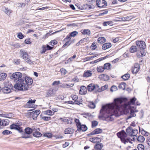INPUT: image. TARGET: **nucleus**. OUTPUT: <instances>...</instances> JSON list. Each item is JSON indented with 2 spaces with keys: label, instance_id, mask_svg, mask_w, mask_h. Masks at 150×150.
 <instances>
[{
  "label": "nucleus",
  "instance_id": "60",
  "mask_svg": "<svg viewBox=\"0 0 150 150\" xmlns=\"http://www.w3.org/2000/svg\"><path fill=\"white\" fill-rule=\"evenodd\" d=\"M129 111H130V115L129 116V117H135L136 116V114L135 113H134V111H133L132 110H131V109H130V110Z\"/></svg>",
  "mask_w": 150,
  "mask_h": 150
},
{
  "label": "nucleus",
  "instance_id": "14",
  "mask_svg": "<svg viewBox=\"0 0 150 150\" xmlns=\"http://www.w3.org/2000/svg\"><path fill=\"white\" fill-rule=\"evenodd\" d=\"M87 89L86 87L84 86H81L79 91V93L81 95L85 94L87 93Z\"/></svg>",
  "mask_w": 150,
  "mask_h": 150
},
{
  "label": "nucleus",
  "instance_id": "43",
  "mask_svg": "<svg viewBox=\"0 0 150 150\" xmlns=\"http://www.w3.org/2000/svg\"><path fill=\"white\" fill-rule=\"evenodd\" d=\"M74 84L71 83H69V84H64L63 85V87L64 88H69L71 87H72L74 86Z\"/></svg>",
  "mask_w": 150,
  "mask_h": 150
},
{
  "label": "nucleus",
  "instance_id": "12",
  "mask_svg": "<svg viewBox=\"0 0 150 150\" xmlns=\"http://www.w3.org/2000/svg\"><path fill=\"white\" fill-rule=\"evenodd\" d=\"M140 65L138 64H135L132 68V72L133 74H137L140 70Z\"/></svg>",
  "mask_w": 150,
  "mask_h": 150
},
{
  "label": "nucleus",
  "instance_id": "53",
  "mask_svg": "<svg viewBox=\"0 0 150 150\" xmlns=\"http://www.w3.org/2000/svg\"><path fill=\"white\" fill-rule=\"evenodd\" d=\"M100 139L99 138H98V137H93L92 138H90L89 139V141H91V142L94 143L95 142H96L95 141V140H97V139Z\"/></svg>",
  "mask_w": 150,
  "mask_h": 150
},
{
  "label": "nucleus",
  "instance_id": "36",
  "mask_svg": "<svg viewBox=\"0 0 150 150\" xmlns=\"http://www.w3.org/2000/svg\"><path fill=\"white\" fill-rule=\"evenodd\" d=\"M130 77V75L129 74H126L122 76V78L123 80L125 81L129 79Z\"/></svg>",
  "mask_w": 150,
  "mask_h": 150
},
{
  "label": "nucleus",
  "instance_id": "47",
  "mask_svg": "<svg viewBox=\"0 0 150 150\" xmlns=\"http://www.w3.org/2000/svg\"><path fill=\"white\" fill-rule=\"evenodd\" d=\"M89 39V38L88 37L82 39L79 41V42L82 43L84 42H86Z\"/></svg>",
  "mask_w": 150,
  "mask_h": 150
},
{
  "label": "nucleus",
  "instance_id": "52",
  "mask_svg": "<svg viewBox=\"0 0 150 150\" xmlns=\"http://www.w3.org/2000/svg\"><path fill=\"white\" fill-rule=\"evenodd\" d=\"M97 46L95 42H93L91 46V48L92 50H95L97 47Z\"/></svg>",
  "mask_w": 150,
  "mask_h": 150
},
{
  "label": "nucleus",
  "instance_id": "24",
  "mask_svg": "<svg viewBox=\"0 0 150 150\" xmlns=\"http://www.w3.org/2000/svg\"><path fill=\"white\" fill-rule=\"evenodd\" d=\"M24 131L25 133L26 134L30 135V134H31L33 132V129L30 127H27L25 128Z\"/></svg>",
  "mask_w": 150,
  "mask_h": 150
},
{
  "label": "nucleus",
  "instance_id": "55",
  "mask_svg": "<svg viewBox=\"0 0 150 150\" xmlns=\"http://www.w3.org/2000/svg\"><path fill=\"white\" fill-rule=\"evenodd\" d=\"M42 118L45 121H48L50 120L51 118L50 117L43 116Z\"/></svg>",
  "mask_w": 150,
  "mask_h": 150
},
{
  "label": "nucleus",
  "instance_id": "59",
  "mask_svg": "<svg viewBox=\"0 0 150 150\" xmlns=\"http://www.w3.org/2000/svg\"><path fill=\"white\" fill-rule=\"evenodd\" d=\"M60 71H61L62 74V75H65L66 72H67L66 70L64 69H60Z\"/></svg>",
  "mask_w": 150,
  "mask_h": 150
},
{
  "label": "nucleus",
  "instance_id": "44",
  "mask_svg": "<svg viewBox=\"0 0 150 150\" xmlns=\"http://www.w3.org/2000/svg\"><path fill=\"white\" fill-rule=\"evenodd\" d=\"M2 133L4 135H8L11 134L12 132L8 130H5L2 132Z\"/></svg>",
  "mask_w": 150,
  "mask_h": 150
},
{
  "label": "nucleus",
  "instance_id": "54",
  "mask_svg": "<svg viewBox=\"0 0 150 150\" xmlns=\"http://www.w3.org/2000/svg\"><path fill=\"white\" fill-rule=\"evenodd\" d=\"M17 37L20 39H22L24 38V36L22 33H19L17 35Z\"/></svg>",
  "mask_w": 150,
  "mask_h": 150
},
{
  "label": "nucleus",
  "instance_id": "49",
  "mask_svg": "<svg viewBox=\"0 0 150 150\" xmlns=\"http://www.w3.org/2000/svg\"><path fill=\"white\" fill-rule=\"evenodd\" d=\"M98 122L96 121H93L92 122V127L93 128L98 125Z\"/></svg>",
  "mask_w": 150,
  "mask_h": 150
},
{
  "label": "nucleus",
  "instance_id": "17",
  "mask_svg": "<svg viewBox=\"0 0 150 150\" xmlns=\"http://www.w3.org/2000/svg\"><path fill=\"white\" fill-rule=\"evenodd\" d=\"M88 128L85 125H81L80 126L77 128V129L78 131L81 130L83 132H85L87 129Z\"/></svg>",
  "mask_w": 150,
  "mask_h": 150
},
{
  "label": "nucleus",
  "instance_id": "33",
  "mask_svg": "<svg viewBox=\"0 0 150 150\" xmlns=\"http://www.w3.org/2000/svg\"><path fill=\"white\" fill-rule=\"evenodd\" d=\"M103 130L100 128H97L93 131L94 134H96L101 133Z\"/></svg>",
  "mask_w": 150,
  "mask_h": 150
},
{
  "label": "nucleus",
  "instance_id": "39",
  "mask_svg": "<svg viewBox=\"0 0 150 150\" xmlns=\"http://www.w3.org/2000/svg\"><path fill=\"white\" fill-rule=\"evenodd\" d=\"M96 69L99 72H102L105 70L104 67H103L102 66L97 67Z\"/></svg>",
  "mask_w": 150,
  "mask_h": 150
},
{
  "label": "nucleus",
  "instance_id": "51",
  "mask_svg": "<svg viewBox=\"0 0 150 150\" xmlns=\"http://www.w3.org/2000/svg\"><path fill=\"white\" fill-rule=\"evenodd\" d=\"M57 41L54 40H52L49 43L50 45H51L52 46H54L55 45L57 44Z\"/></svg>",
  "mask_w": 150,
  "mask_h": 150
},
{
  "label": "nucleus",
  "instance_id": "46",
  "mask_svg": "<svg viewBox=\"0 0 150 150\" xmlns=\"http://www.w3.org/2000/svg\"><path fill=\"white\" fill-rule=\"evenodd\" d=\"M137 148L138 150H144V146L142 144H140L138 145Z\"/></svg>",
  "mask_w": 150,
  "mask_h": 150
},
{
  "label": "nucleus",
  "instance_id": "38",
  "mask_svg": "<svg viewBox=\"0 0 150 150\" xmlns=\"http://www.w3.org/2000/svg\"><path fill=\"white\" fill-rule=\"evenodd\" d=\"M45 114L48 115H52L54 114V112L50 110H46L45 111Z\"/></svg>",
  "mask_w": 150,
  "mask_h": 150
},
{
  "label": "nucleus",
  "instance_id": "25",
  "mask_svg": "<svg viewBox=\"0 0 150 150\" xmlns=\"http://www.w3.org/2000/svg\"><path fill=\"white\" fill-rule=\"evenodd\" d=\"M145 140L144 137L142 135H139L137 138V140L138 142L139 143H143Z\"/></svg>",
  "mask_w": 150,
  "mask_h": 150
},
{
  "label": "nucleus",
  "instance_id": "63",
  "mask_svg": "<svg viewBox=\"0 0 150 150\" xmlns=\"http://www.w3.org/2000/svg\"><path fill=\"white\" fill-rule=\"evenodd\" d=\"M25 43L26 44H31V41L30 40V39H27L25 40Z\"/></svg>",
  "mask_w": 150,
  "mask_h": 150
},
{
  "label": "nucleus",
  "instance_id": "6",
  "mask_svg": "<svg viewBox=\"0 0 150 150\" xmlns=\"http://www.w3.org/2000/svg\"><path fill=\"white\" fill-rule=\"evenodd\" d=\"M13 87L11 83L8 82L5 83L4 87L3 88L2 91L4 93H8L11 92Z\"/></svg>",
  "mask_w": 150,
  "mask_h": 150
},
{
  "label": "nucleus",
  "instance_id": "34",
  "mask_svg": "<svg viewBox=\"0 0 150 150\" xmlns=\"http://www.w3.org/2000/svg\"><path fill=\"white\" fill-rule=\"evenodd\" d=\"M88 106L91 109H94L96 107V105L93 102H90L88 105Z\"/></svg>",
  "mask_w": 150,
  "mask_h": 150
},
{
  "label": "nucleus",
  "instance_id": "22",
  "mask_svg": "<svg viewBox=\"0 0 150 150\" xmlns=\"http://www.w3.org/2000/svg\"><path fill=\"white\" fill-rule=\"evenodd\" d=\"M145 54L146 53L144 50H141L140 52H138L137 53V55L139 58L145 56Z\"/></svg>",
  "mask_w": 150,
  "mask_h": 150
},
{
  "label": "nucleus",
  "instance_id": "48",
  "mask_svg": "<svg viewBox=\"0 0 150 150\" xmlns=\"http://www.w3.org/2000/svg\"><path fill=\"white\" fill-rule=\"evenodd\" d=\"M78 33V32L76 31H74L69 33L70 36L72 37H74L76 36Z\"/></svg>",
  "mask_w": 150,
  "mask_h": 150
},
{
  "label": "nucleus",
  "instance_id": "15",
  "mask_svg": "<svg viewBox=\"0 0 150 150\" xmlns=\"http://www.w3.org/2000/svg\"><path fill=\"white\" fill-rule=\"evenodd\" d=\"M55 90L51 88L48 90L46 93V95L47 96H51L55 94Z\"/></svg>",
  "mask_w": 150,
  "mask_h": 150
},
{
  "label": "nucleus",
  "instance_id": "28",
  "mask_svg": "<svg viewBox=\"0 0 150 150\" xmlns=\"http://www.w3.org/2000/svg\"><path fill=\"white\" fill-rule=\"evenodd\" d=\"M7 74L4 73H2L0 74V81H3L6 78Z\"/></svg>",
  "mask_w": 150,
  "mask_h": 150
},
{
  "label": "nucleus",
  "instance_id": "1",
  "mask_svg": "<svg viewBox=\"0 0 150 150\" xmlns=\"http://www.w3.org/2000/svg\"><path fill=\"white\" fill-rule=\"evenodd\" d=\"M112 103L103 105L100 110L98 118L103 120H112Z\"/></svg>",
  "mask_w": 150,
  "mask_h": 150
},
{
  "label": "nucleus",
  "instance_id": "45",
  "mask_svg": "<svg viewBox=\"0 0 150 150\" xmlns=\"http://www.w3.org/2000/svg\"><path fill=\"white\" fill-rule=\"evenodd\" d=\"M22 133V134H24V135L21 136V138H23L27 139L30 138L31 137L30 135L27 134H26L25 133H24V132L23 133Z\"/></svg>",
  "mask_w": 150,
  "mask_h": 150
},
{
  "label": "nucleus",
  "instance_id": "27",
  "mask_svg": "<svg viewBox=\"0 0 150 150\" xmlns=\"http://www.w3.org/2000/svg\"><path fill=\"white\" fill-rule=\"evenodd\" d=\"M88 91H92L95 88V85L93 83H91L88 86Z\"/></svg>",
  "mask_w": 150,
  "mask_h": 150
},
{
  "label": "nucleus",
  "instance_id": "5",
  "mask_svg": "<svg viewBox=\"0 0 150 150\" xmlns=\"http://www.w3.org/2000/svg\"><path fill=\"white\" fill-rule=\"evenodd\" d=\"M21 57L24 59L25 62L30 65L33 64V63L29 58L27 52L23 50H21L20 51Z\"/></svg>",
  "mask_w": 150,
  "mask_h": 150
},
{
  "label": "nucleus",
  "instance_id": "56",
  "mask_svg": "<svg viewBox=\"0 0 150 150\" xmlns=\"http://www.w3.org/2000/svg\"><path fill=\"white\" fill-rule=\"evenodd\" d=\"M71 36H70V34L68 35L64 39V41H66L67 40H71Z\"/></svg>",
  "mask_w": 150,
  "mask_h": 150
},
{
  "label": "nucleus",
  "instance_id": "7",
  "mask_svg": "<svg viewBox=\"0 0 150 150\" xmlns=\"http://www.w3.org/2000/svg\"><path fill=\"white\" fill-rule=\"evenodd\" d=\"M128 136H134L137 135L138 133V130L136 129H133L131 127H129L126 130Z\"/></svg>",
  "mask_w": 150,
  "mask_h": 150
},
{
  "label": "nucleus",
  "instance_id": "10",
  "mask_svg": "<svg viewBox=\"0 0 150 150\" xmlns=\"http://www.w3.org/2000/svg\"><path fill=\"white\" fill-rule=\"evenodd\" d=\"M96 4L99 8H104L107 6V2L105 0H96Z\"/></svg>",
  "mask_w": 150,
  "mask_h": 150
},
{
  "label": "nucleus",
  "instance_id": "19",
  "mask_svg": "<svg viewBox=\"0 0 150 150\" xmlns=\"http://www.w3.org/2000/svg\"><path fill=\"white\" fill-rule=\"evenodd\" d=\"M88 7L90 9H91V6H90L88 5L87 4H84L83 5V6H82L79 4L77 6V7L78 9L80 10H83L84 9H86L87 8V7Z\"/></svg>",
  "mask_w": 150,
  "mask_h": 150
},
{
  "label": "nucleus",
  "instance_id": "8",
  "mask_svg": "<svg viewBox=\"0 0 150 150\" xmlns=\"http://www.w3.org/2000/svg\"><path fill=\"white\" fill-rule=\"evenodd\" d=\"M22 76V74L20 72H16L12 74V75L10 76V78L11 79H16L15 80V81H18L19 80H20Z\"/></svg>",
  "mask_w": 150,
  "mask_h": 150
},
{
  "label": "nucleus",
  "instance_id": "40",
  "mask_svg": "<svg viewBox=\"0 0 150 150\" xmlns=\"http://www.w3.org/2000/svg\"><path fill=\"white\" fill-rule=\"evenodd\" d=\"M65 41L66 42L65 43V44H64L62 46V48H64L67 46H69L71 44L72 42L71 40H68L67 41Z\"/></svg>",
  "mask_w": 150,
  "mask_h": 150
},
{
  "label": "nucleus",
  "instance_id": "35",
  "mask_svg": "<svg viewBox=\"0 0 150 150\" xmlns=\"http://www.w3.org/2000/svg\"><path fill=\"white\" fill-rule=\"evenodd\" d=\"M111 65L109 63H106L104 65L103 67L104 69L109 70L110 69Z\"/></svg>",
  "mask_w": 150,
  "mask_h": 150
},
{
  "label": "nucleus",
  "instance_id": "37",
  "mask_svg": "<svg viewBox=\"0 0 150 150\" xmlns=\"http://www.w3.org/2000/svg\"><path fill=\"white\" fill-rule=\"evenodd\" d=\"M126 84L124 82L121 83L119 86V88L120 89H121L122 90L125 89L126 87Z\"/></svg>",
  "mask_w": 150,
  "mask_h": 150
},
{
  "label": "nucleus",
  "instance_id": "42",
  "mask_svg": "<svg viewBox=\"0 0 150 150\" xmlns=\"http://www.w3.org/2000/svg\"><path fill=\"white\" fill-rule=\"evenodd\" d=\"M30 115H31L32 114V118L34 120H35L37 119V117L38 116L37 114H35V113H34V112H29Z\"/></svg>",
  "mask_w": 150,
  "mask_h": 150
},
{
  "label": "nucleus",
  "instance_id": "20",
  "mask_svg": "<svg viewBox=\"0 0 150 150\" xmlns=\"http://www.w3.org/2000/svg\"><path fill=\"white\" fill-rule=\"evenodd\" d=\"M9 121L7 119L3 120H1L0 122V125L1 126H6L8 125L9 123Z\"/></svg>",
  "mask_w": 150,
  "mask_h": 150
},
{
  "label": "nucleus",
  "instance_id": "9",
  "mask_svg": "<svg viewBox=\"0 0 150 150\" xmlns=\"http://www.w3.org/2000/svg\"><path fill=\"white\" fill-rule=\"evenodd\" d=\"M17 123H13L10 125V128L11 129H14L17 130L20 133H23V132L22 129V127L20 126L17 124Z\"/></svg>",
  "mask_w": 150,
  "mask_h": 150
},
{
  "label": "nucleus",
  "instance_id": "2",
  "mask_svg": "<svg viewBox=\"0 0 150 150\" xmlns=\"http://www.w3.org/2000/svg\"><path fill=\"white\" fill-rule=\"evenodd\" d=\"M33 82V80L31 78L26 76L24 80L22 79L19 80L18 82L14 86V88L19 91H25L28 89V86L31 85Z\"/></svg>",
  "mask_w": 150,
  "mask_h": 150
},
{
  "label": "nucleus",
  "instance_id": "62",
  "mask_svg": "<svg viewBox=\"0 0 150 150\" xmlns=\"http://www.w3.org/2000/svg\"><path fill=\"white\" fill-rule=\"evenodd\" d=\"M71 96L73 100L74 101L78 99V96L76 95H72Z\"/></svg>",
  "mask_w": 150,
  "mask_h": 150
},
{
  "label": "nucleus",
  "instance_id": "21",
  "mask_svg": "<svg viewBox=\"0 0 150 150\" xmlns=\"http://www.w3.org/2000/svg\"><path fill=\"white\" fill-rule=\"evenodd\" d=\"M81 32L83 35H90L91 34V31L88 29H83L81 30Z\"/></svg>",
  "mask_w": 150,
  "mask_h": 150
},
{
  "label": "nucleus",
  "instance_id": "29",
  "mask_svg": "<svg viewBox=\"0 0 150 150\" xmlns=\"http://www.w3.org/2000/svg\"><path fill=\"white\" fill-rule=\"evenodd\" d=\"M137 47L136 46H132L129 49V51L131 53H133L137 52Z\"/></svg>",
  "mask_w": 150,
  "mask_h": 150
},
{
  "label": "nucleus",
  "instance_id": "3",
  "mask_svg": "<svg viewBox=\"0 0 150 150\" xmlns=\"http://www.w3.org/2000/svg\"><path fill=\"white\" fill-rule=\"evenodd\" d=\"M137 100V98L135 97H133L130 100V101L126 103L121 105L120 107L117 105V110H121L125 113H127L129 112L130 109V105H134L135 104V102Z\"/></svg>",
  "mask_w": 150,
  "mask_h": 150
},
{
  "label": "nucleus",
  "instance_id": "58",
  "mask_svg": "<svg viewBox=\"0 0 150 150\" xmlns=\"http://www.w3.org/2000/svg\"><path fill=\"white\" fill-rule=\"evenodd\" d=\"M44 136L48 138H51L52 137V134L49 133H45L44 134Z\"/></svg>",
  "mask_w": 150,
  "mask_h": 150
},
{
  "label": "nucleus",
  "instance_id": "41",
  "mask_svg": "<svg viewBox=\"0 0 150 150\" xmlns=\"http://www.w3.org/2000/svg\"><path fill=\"white\" fill-rule=\"evenodd\" d=\"M33 135L34 137H39L41 136L42 134L39 132H35L33 133Z\"/></svg>",
  "mask_w": 150,
  "mask_h": 150
},
{
  "label": "nucleus",
  "instance_id": "32",
  "mask_svg": "<svg viewBox=\"0 0 150 150\" xmlns=\"http://www.w3.org/2000/svg\"><path fill=\"white\" fill-rule=\"evenodd\" d=\"M36 105L30 103H27L26 104L24 105L25 108H34Z\"/></svg>",
  "mask_w": 150,
  "mask_h": 150
},
{
  "label": "nucleus",
  "instance_id": "26",
  "mask_svg": "<svg viewBox=\"0 0 150 150\" xmlns=\"http://www.w3.org/2000/svg\"><path fill=\"white\" fill-rule=\"evenodd\" d=\"M111 46V44L110 43H106L104 44L102 46V49L105 50L109 48Z\"/></svg>",
  "mask_w": 150,
  "mask_h": 150
},
{
  "label": "nucleus",
  "instance_id": "16",
  "mask_svg": "<svg viewBox=\"0 0 150 150\" xmlns=\"http://www.w3.org/2000/svg\"><path fill=\"white\" fill-rule=\"evenodd\" d=\"M139 131L142 135L145 136H147L149 134V132L144 130L142 128H141L140 127H139Z\"/></svg>",
  "mask_w": 150,
  "mask_h": 150
},
{
  "label": "nucleus",
  "instance_id": "18",
  "mask_svg": "<svg viewBox=\"0 0 150 150\" xmlns=\"http://www.w3.org/2000/svg\"><path fill=\"white\" fill-rule=\"evenodd\" d=\"M74 130L73 129L70 127H68L65 130L64 133L65 134H72L74 133Z\"/></svg>",
  "mask_w": 150,
  "mask_h": 150
},
{
  "label": "nucleus",
  "instance_id": "31",
  "mask_svg": "<svg viewBox=\"0 0 150 150\" xmlns=\"http://www.w3.org/2000/svg\"><path fill=\"white\" fill-rule=\"evenodd\" d=\"M103 146L101 143L100 144H97L95 146V148L97 150H101Z\"/></svg>",
  "mask_w": 150,
  "mask_h": 150
},
{
  "label": "nucleus",
  "instance_id": "23",
  "mask_svg": "<svg viewBox=\"0 0 150 150\" xmlns=\"http://www.w3.org/2000/svg\"><path fill=\"white\" fill-rule=\"evenodd\" d=\"M92 74L91 71L87 70L84 72L83 76L84 77H88L91 76Z\"/></svg>",
  "mask_w": 150,
  "mask_h": 150
},
{
  "label": "nucleus",
  "instance_id": "57",
  "mask_svg": "<svg viewBox=\"0 0 150 150\" xmlns=\"http://www.w3.org/2000/svg\"><path fill=\"white\" fill-rule=\"evenodd\" d=\"M36 100L35 99L32 100L31 98H29L28 101L27 102L28 103H30V104L34 103L35 101Z\"/></svg>",
  "mask_w": 150,
  "mask_h": 150
},
{
  "label": "nucleus",
  "instance_id": "30",
  "mask_svg": "<svg viewBox=\"0 0 150 150\" xmlns=\"http://www.w3.org/2000/svg\"><path fill=\"white\" fill-rule=\"evenodd\" d=\"M105 38L103 37H99L98 39V42L100 44H103L105 42Z\"/></svg>",
  "mask_w": 150,
  "mask_h": 150
},
{
  "label": "nucleus",
  "instance_id": "50",
  "mask_svg": "<svg viewBox=\"0 0 150 150\" xmlns=\"http://www.w3.org/2000/svg\"><path fill=\"white\" fill-rule=\"evenodd\" d=\"M74 120L75 122L76 123V124L77 126V128L78 127L80 126V125H81V123L79 122V119L76 118Z\"/></svg>",
  "mask_w": 150,
  "mask_h": 150
},
{
  "label": "nucleus",
  "instance_id": "13",
  "mask_svg": "<svg viewBox=\"0 0 150 150\" xmlns=\"http://www.w3.org/2000/svg\"><path fill=\"white\" fill-rule=\"evenodd\" d=\"M137 46L141 49L144 50L146 48L145 42L142 41H137L136 42Z\"/></svg>",
  "mask_w": 150,
  "mask_h": 150
},
{
  "label": "nucleus",
  "instance_id": "4",
  "mask_svg": "<svg viewBox=\"0 0 150 150\" xmlns=\"http://www.w3.org/2000/svg\"><path fill=\"white\" fill-rule=\"evenodd\" d=\"M118 137L120 138L122 142L124 144L126 142H130L131 139L128 137L127 133L124 130L118 132L117 134Z\"/></svg>",
  "mask_w": 150,
  "mask_h": 150
},
{
  "label": "nucleus",
  "instance_id": "11",
  "mask_svg": "<svg viewBox=\"0 0 150 150\" xmlns=\"http://www.w3.org/2000/svg\"><path fill=\"white\" fill-rule=\"evenodd\" d=\"M128 101V99L125 98L121 97L114 99V102L115 104L125 103Z\"/></svg>",
  "mask_w": 150,
  "mask_h": 150
},
{
  "label": "nucleus",
  "instance_id": "61",
  "mask_svg": "<svg viewBox=\"0 0 150 150\" xmlns=\"http://www.w3.org/2000/svg\"><path fill=\"white\" fill-rule=\"evenodd\" d=\"M107 57V56H106V57H100L98 59H97L96 60L97 62H98L99 61H101L104 59H105V58H106Z\"/></svg>",
  "mask_w": 150,
  "mask_h": 150
},
{
  "label": "nucleus",
  "instance_id": "64",
  "mask_svg": "<svg viewBox=\"0 0 150 150\" xmlns=\"http://www.w3.org/2000/svg\"><path fill=\"white\" fill-rule=\"evenodd\" d=\"M60 83V81H55L53 82L52 83V85L53 86L57 85Z\"/></svg>",
  "mask_w": 150,
  "mask_h": 150
}]
</instances>
